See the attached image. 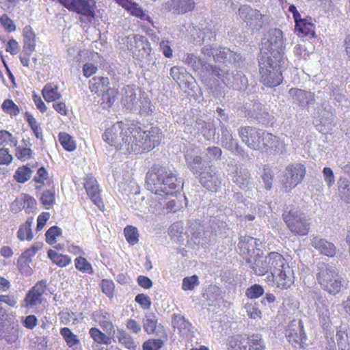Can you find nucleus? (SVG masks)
<instances>
[{
	"label": "nucleus",
	"instance_id": "1",
	"mask_svg": "<svg viewBox=\"0 0 350 350\" xmlns=\"http://www.w3.org/2000/svg\"><path fill=\"white\" fill-rule=\"evenodd\" d=\"M161 138L158 127L144 130L139 124L126 125L122 122L106 129L103 135L105 142L124 154L150 151L160 144Z\"/></svg>",
	"mask_w": 350,
	"mask_h": 350
},
{
	"label": "nucleus",
	"instance_id": "2",
	"mask_svg": "<svg viewBox=\"0 0 350 350\" xmlns=\"http://www.w3.org/2000/svg\"><path fill=\"white\" fill-rule=\"evenodd\" d=\"M147 189L156 195L173 196L182 188L176 171L168 166L154 165L146 176Z\"/></svg>",
	"mask_w": 350,
	"mask_h": 350
},
{
	"label": "nucleus",
	"instance_id": "3",
	"mask_svg": "<svg viewBox=\"0 0 350 350\" xmlns=\"http://www.w3.org/2000/svg\"><path fill=\"white\" fill-rule=\"evenodd\" d=\"M317 280L321 287L331 295L340 291L343 280L335 267L325 262L317 265Z\"/></svg>",
	"mask_w": 350,
	"mask_h": 350
},
{
	"label": "nucleus",
	"instance_id": "4",
	"mask_svg": "<svg viewBox=\"0 0 350 350\" xmlns=\"http://www.w3.org/2000/svg\"><path fill=\"white\" fill-rule=\"evenodd\" d=\"M282 219L293 235L303 237L309 233L311 219L297 208L286 207L282 213Z\"/></svg>",
	"mask_w": 350,
	"mask_h": 350
},
{
	"label": "nucleus",
	"instance_id": "5",
	"mask_svg": "<svg viewBox=\"0 0 350 350\" xmlns=\"http://www.w3.org/2000/svg\"><path fill=\"white\" fill-rule=\"evenodd\" d=\"M280 60L271 57H262L259 59L261 81L267 87H275L282 81Z\"/></svg>",
	"mask_w": 350,
	"mask_h": 350
},
{
	"label": "nucleus",
	"instance_id": "6",
	"mask_svg": "<svg viewBox=\"0 0 350 350\" xmlns=\"http://www.w3.org/2000/svg\"><path fill=\"white\" fill-rule=\"evenodd\" d=\"M283 34L278 29H270L262 41V50L267 57L280 60L283 51Z\"/></svg>",
	"mask_w": 350,
	"mask_h": 350
},
{
	"label": "nucleus",
	"instance_id": "7",
	"mask_svg": "<svg viewBox=\"0 0 350 350\" xmlns=\"http://www.w3.org/2000/svg\"><path fill=\"white\" fill-rule=\"evenodd\" d=\"M237 14L238 18L245 24L248 29L254 32L258 31L262 28L267 20L265 14L248 5H241Z\"/></svg>",
	"mask_w": 350,
	"mask_h": 350
},
{
	"label": "nucleus",
	"instance_id": "8",
	"mask_svg": "<svg viewBox=\"0 0 350 350\" xmlns=\"http://www.w3.org/2000/svg\"><path fill=\"white\" fill-rule=\"evenodd\" d=\"M124 44L137 59H149L152 49L146 37L139 34H131L124 38Z\"/></svg>",
	"mask_w": 350,
	"mask_h": 350
},
{
	"label": "nucleus",
	"instance_id": "9",
	"mask_svg": "<svg viewBox=\"0 0 350 350\" xmlns=\"http://www.w3.org/2000/svg\"><path fill=\"white\" fill-rule=\"evenodd\" d=\"M306 174V167L300 163L288 165L284 174L282 180V189L284 191L290 192L295 187L299 184Z\"/></svg>",
	"mask_w": 350,
	"mask_h": 350
},
{
	"label": "nucleus",
	"instance_id": "10",
	"mask_svg": "<svg viewBox=\"0 0 350 350\" xmlns=\"http://www.w3.org/2000/svg\"><path fill=\"white\" fill-rule=\"evenodd\" d=\"M265 131L258 129L255 127L245 126H241L238 129V134L248 148L254 150L262 149V140L263 139Z\"/></svg>",
	"mask_w": 350,
	"mask_h": 350
},
{
	"label": "nucleus",
	"instance_id": "11",
	"mask_svg": "<svg viewBox=\"0 0 350 350\" xmlns=\"http://www.w3.org/2000/svg\"><path fill=\"white\" fill-rule=\"evenodd\" d=\"M197 178L200 184L208 191L217 192L221 187L223 178L213 165L205 166L204 171Z\"/></svg>",
	"mask_w": 350,
	"mask_h": 350
},
{
	"label": "nucleus",
	"instance_id": "12",
	"mask_svg": "<svg viewBox=\"0 0 350 350\" xmlns=\"http://www.w3.org/2000/svg\"><path fill=\"white\" fill-rule=\"evenodd\" d=\"M285 335L288 341L295 347L303 348L306 345V334L300 320L292 321L286 329Z\"/></svg>",
	"mask_w": 350,
	"mask_h": 350
},
{
	"label": "nucleus",
	"instance_id": "13",
	"mask_svg": "<svg viewBox=\"0 0 350 350\" xmlns=\"http://www.w3.org/2000/svg\"><path fill=\"white\" fill-rule=\"evenodd\" d=\"M231 180L241 189L247 191L254 187L253 178L247 169L236 167L233 172L229 173Z\"/></svg>",
	"mask_w": 350,
	"mask_h": 350
},
{
	"label": "nucleus",
	"instance_id": "14",
	"mask_svg": "<svg viewBox=\"0 0 350 350\" xmlns=\"http://www.w3.org/2000/svg\"><path fill=\"white\" fill-rule=\"evenodd\" d=\"M195 5L194 0H168L163 5V8L173 14L183 15L191 12Z\"/></svg>",
	"mask_w": 350,
	"mask_h": 350
},
{
	"label": "nucleus",
	"instance_id": "15",
	"mask_svg": "<svg viewBox=\"0 0 350 350\" xmlns=\"http://www.w3.org/2000/svg\"><path fill=\"white\" fill-rule=\"evenodd\" d=\"M171 77L182 88H192L194 83V78L182 66H173L170 68Z\"/></svg>",
	"mask_w": 350,
	"mask_h": 350
},
{
	"label": "nucleus",
	"instance_id": "16",
	"mask_svg": "<svg viewBox=\"0 0 350 350\" xmlns=\"http://www.w3.org/2000/svg\"><path fill=\"white\" fill-rule=\"evenodd\" d=\"M172 325L174 329H178L182 337L191 339L193 336L194 327L184 316L180 314H174L172 317Z\"/></svg>",
	"mask_w": 350,
	"mask_h": 350
},
{
	"label": "nucleus",
	"instance_id": "17",
	"mask_svg": "<svg viewBox=\"0 0 350 350\" xmlns=\"http://www.w3.org/2000/svg\"><path fill=\"white\" fill-rule=\"evenodd\" d=\"M288 94L293 99V102L301 108L312 105L315 101L314 94L304 90L291 88Z\"/></svg>",
	"mask_w": 350,
	"mask_h": 350
},
{
	"label": "nucleus",
	"instance_id": "18",
	"mask_svg": "<svg viewBox=\"0 0 350 350\" xmlns=\"http://www.w3.org/2000/svg\"><path fill=\"white\" fill-rule=\"evenodd\" d=\"M84 188L91 200L98 208L103 206V203L100 196L99 186L96 180L93 176H86L85 178Z\"/></svg>",
	"mask_w": 350,
	"mask_h": 350
},
{
	"label": "nucleus",
	"instance_id": "19",
	"mask_svg": "<svg viewBox=\"0 0 350 350\" xmlns=\"http://www.w3.org/2000/svg\"><path fill=\"white\" fill-rule=\"evenodd\" d=\"M122 105L130 111H137L139 108V96L137 97L136 90L131 85H126L124 88V93L121 100Z\"/></svg>",
	"mask_w": 350,
	"mask_h": 350
},
{
	"label": "nucleus",
	"instance_id": "20",
	"mask_svg": "<svg viewBox=\"0 0 350 350\" xmlns=\"http://www.w3.org/2000/svg\"><path fill=\"white\" fill-rule=\"evenodd\" d=\"M46 288V282L45 280H41L36 283L25 297V301L27 305L33 306L41 304V297Z\"/></svg>",
	"mask_w": 350,
	"mask_h": 350
},
{
	"label": "nucleus",
	"instance_id": "21",
	"mask_svg": "<svg viewBox=\"0 0 350 350\" xmlns=\"http://www.w3.org/2000/svg\"><path fill=\"white\" fill-rule=\"evenodd\" d=\"M310 241L312 246L321 254L330 257L335 255L336 247L332 243L315 235L310 237Z\"/></svg>",
	"mask_w": 350,
	"mask_h": 350
},
{
	"label": "nucleus",
	"instance_id": "22",
	"mask_svg": "<svg viewBox=\"0 0 350 350\" xmlns=\"http://www.w3.org/2000/svg\"><path fill=\"white\" fill-rule=\"evenodd\" d=\"M262 148H267L273 150L277 154H282L286 152V146L278 137L269 133H265L262 140Z\"/></svg>",
	"mask_w": 350,
	"mask_h": 350
},
{
	"label": "nucleus",
	"instance_id": "23",
	"mask_svg": "<svg viewBox=\"0 0 350 350\" xmlns=\"http://www.w3.org/2000/svg\"><path fill=\"white\" fill-rule=\"evenodd\" d=\"M185 159L187 167L197 177L204 171L205 166L210 165L208 163L203 162L202 157L198 154H191L187 152Z\"/></svg>",
	"mask_w": 350,
	"mask_h": 350
},
{
	"label": "nucleus",
	"instance_id": "24",
	"mask_svg": "<svg viewBox=\"0 0 350 350\" xmlns=\"http://www.w3.org/2000/svg\"><path fill=\"white\" fill-rule=\"evenodd\" d=\"M294 282L293 271L288 265L284 266V268L280 269L277 273L275 278V284L278 288H288Z\"/></svg>",
	"mask_w": 350,
	"mask_h": 350
},
{
	"label": "nucleus",
	"instance_id": "25",
	"mask_svg": "<svg viewBox=\"0 0 350 350\" xmlns=\"http://www.w3.org/2000/svg\"><path fill=\"white\" fill-rule=\"evenodd\" d=\"M94 320L98 322L107 335H113L115 333L114 325L112 323V315L106 311L100 310L93 314Z\"/></svg>",
	"mask_w": 350,
	"mask_h": 350
},
{
	"label": "nucleus",
	"instance_id": "26",
	"mask_svg": "<svg viewBox=\"0 0 350 350\" xmlns=\"http://www.w3.org/2000/svg\"><path fill=\"white\" fill-rule=\"evenodd\" d=\"M187 232L189 233L195 243L198 245H204L208 241L207 232L204 230L203 226L198 221L190 224Z\"/></svg>",
	"mask_w": 350,
	"mask_h": 350
},
{
	"label": "nucleus",
	"instance_id": "27",
	"mask_svg": "<svg viewBox=\"0 0 350 350\" xmlns=\"http://www.w3.org/2000/svg\"><path fill=\"white\" fill-rule=\"evenodd\" d=\"M224 83L234 90H241L247 88V79L241 72L237 71L235 74L230 73V76H226Z\"/></svg>",
	"mask_w": 350,
	"mask_h": 350
},
{
	"label": "nucleus",
	"instance_id": "28",
	"mask_svg": "<svg viewBox=\"0 0 350 350\" xmlns=\"http://www.w3.org/2000/svg\"><path fill=\"white\" fill-rule=\"evenodd\" d=\"M240 55L226 47H218L215 49V61L223 63H233L239 61Z\"/></svg>",
	"mask_w": 350,
	"mask_h": 350
},
{
	"label": "nucleus",
	"instance_id": "29",
	"mask_svg": "<svg viewBox=\"0 0 350 350\" xmlns=\"http://www.w3.org/2000/svg\"><path fill=\"white\" fill-rule=\"evenodd\" d=\"M317 116L321 124L330 126L334 122L333 108L329 104L323 103L317 109Z\"/></svg>",
	"mask_w": 350,
	"mask_h": 350
},
{
	"label": "nucleus",
	"instance_id": "30",
	"mask_svg": "<svg viewBox=\"0 0 350 350\" xmlns=\"http://www.w3.org/2000/svg\"><path fill=\"white\" fill-rule=\"evenodd\" d=\"M195 129L207 140H213L215 139L216 129L212 122H206L203 120L198 119L195 124Z\"/></svg>",
	"mask_w": 350,
	"mask_h": 350
},
{
	"label": "nucleus",
	"instance_id": "31",
	"mask_svg": "<svg viewBox=\"0 0 350 350\" xmlns=\"http://www.w3.org/2000/svg\"><path fill=\"white\" fill-rule=\"evenodd\" d=\"M221 143L222 146L232 152H237L239 149L238 142L233 138L232 133L223 124H221Z\"/></svg>",
	"mask_w": 350,
	"mask_h": 350
},
{
	"label": "nucleus",
	"instance_id": "32",
	"mask_svg": "<svg viewBox=\"0 0 350 350\" xmlns=\"http://www.w3.org/2000/svg\"><path fill=\"white\" fill-rule=\"evenodd\" d=\"M183 62L191 66L193 70H208L210 64L202 60L200 57L193 53H187L185 55Z\"/></svg>",
	"mask_w": 350,
	"mask_h": 350
},
{
	"label": "nucleus",
	"instance_id": "33",
	"mask_svg": "<svg viewBox=\"0 0 350 350\" xmlns=\"http://www.w3.org/2000/svg\"><path fill=\"white\" fill-rule=\"evenodd\" d=\"M270 272L278 273L280 269L287 265L286 260L282 255L278 252H270L269 254Z\"/></svg>",
	"mask_w": 350,
	"mask_h": 350
},
{
	"label": "nucleus",
	"instance_id": "34",
	"mask_svg": "<svg viewBox=\"0 0 350 350\" xmlns=\"http://www.w3.org/2000/svg\"><path fill=\"white\" fill-rule=\"evenodd\" d=\"M217 30L215 25L208 24L199 29L198 37L201 38L202 42L210 43L215 40Z\"/></svg>",
	"mask_w": 350,
	"mask_h": 350
},
{
	"label": "nucleus",
	"instance_id": "35",
	"mask_svg": "<svg viewBox=\"0 0 350 350\" xmlns=\"http://www.w3.org/2000/svg\"><path fill=\"white\" fill-rule=\"evenodd\" d=\"M23 53L30 56L35 50V34L29 29H26L23 33Z\"/></svg>",
	"mask_w": 350,
	"mask_h": 350
},
{
	"label": "nucleus",
	"instance_id": "36",
	"mask_svg": "<svg viewBox=\"0 0 350 350\" xmlns=\"http://www.w3.org/2000/svg\"><path fill=\"white\" fill-rule=\"evenodd\" d=\"M269 262V254L265 257L258 258L252 266L253 271L257 275H264L270 271Z\"/></svg>",
	"mask_w": 350,
	"mask_h": 350
},
{
	"label": "nucleus",
	"instance_id": "37",
	"mask_svg": "<svg viewBox=\"0 0 350 350\" xmlns=\"http://www.w3.org/2000/svg\"><path fill=\"white\" fill-rule=\"evenodd\" d=\"M60 334L69 347L72 348L73 350H81V347L77 349V346H80V340L77 336L74 334L69 328H62Z\"/></svg>",
	"mask_w": 350,
	"mask_h": 350
},
{
	"label": "nucleus",
	"instance_id": "38",
	"mask_svg": "<svg viewBox=\"0 0 350 350\" xmlns=\"http://www.w3.org/2000/svg\"><path fill=\"white\" fill-rule=\"evenodd\" d=\"M255 239L250 236H243L239 238L238 249L242 255L250 254L254 250Z\"/></svg>",
	"mask_w": 350,
	"mask_h": 350
},
{
	"label": "nucleus",
	"instance_id": "39",
	"mask_svg": "<svg viewBox=\"0 0 350 350\" xmlns=\"http://www.w3.org/2000/svg\"><path fill=\"white\" fill-rule=\"evenodd\" d=\"M228 346V350H248L247 338L241 335L231 337Z\"/></svg>",
	"mask_w": 350,
	"mask_h": 350
},
{
	"label": "nucleus",
	"instance_id": "40",
	"mask_svg": "<svg viewBox=\"0 0 350 350\" xmlns=\"http://www.w3.org/2000/svg\"><path fill=\"white\" fill-rule=\"evenodd\" d=\"M246 338L248 350H266V345L261 335L252 334Z\"/></svg>",
	"mask_w": 350,
	"mask_h": 350
},
{
	"label": "nucleus",
	"instance_id": "41",
	"mask_svg": "<svg viewBox=\"0 0 350 350\" xmlns=\"http://www.w3.org/2000/svg\"><path fill=\"white\" fill-rule=\"evenodd\" d=\"M89 334L93 340L98 344L110 345L111 343V335L102 332L96 327H92Z\"/></svg>",
	"mask_w": 350,
	"mask_h": 350
},
{
	"label": "nucleus",
	"instance_id": "42",
	"mask_svg": "<svg viewBox=\"0 0 350 350\" xmlns=\"http://www.w3.org/2000/svg\"><path fill=\"white\" fill-rule=\"evenodd\" d=\"M33 224V219H28L25 224H22L17 232V237L21 241L25 239L31 241L33 239V233L31 231V225Z\"/></svg>",
	"mask_w": 350,
	"mask_h": 350
},
{
	"label": "nucleus",
	"instance_id": "43",
	"mask_svg": "<svg viewBox=\"0 0 350 350\" xmlns=\"http://www.w3.org/2000/svg\"><path fill=\"white\" fill-rule=\"evenodd\" d=\"M42 96L46 102L55 101L61 97V94L58 92L57 86H53L51 84H46L42 91Z\"/></svg>",
	"mask_w": 350,
	"mask_h": 350
},
{
	"label": "nucleus",
	"instance_id": "44",
	"mask_svg": "<svg viewBox=\"0 0 350 350\" xmlns=\"http://www.w3.org/2000/svg\"><path fill=\"white\" fill-rule=\"evenodd\" d=\"M48 256L54 263L61 267H66L71 262L70 258L68 256L59 254L52 250L48 251Z\"/></svg>",
	"mask_w": 350,
	"mask_h": 350
},
{
	"label": "nucleus",
	"instance_id": "45",
	"mask_svg": "<svg viewBox=\"0 0 350 350\" xmlns=\"http://www.w3.org/2000/svg\"><path fill=\"white\" fill-rule=\"evenodd\" d=\"M4 338L9 344L14 343L18 338V325L12 323L3 330Z\"/></svg>",
	"mask_w": 350,
	"mask_h": 350
},
{
	"label": "nucleus",
	"instance_id": "46",
	"mask_svg": "<svg viewBox=\"0 0 350 350\" xmlns=\"http://www.w3.org/2000/svg\"><path fill=\"white\" fill-rule=\"evenodd\" d=\"M338 184L341 199L349 202L350 201V182L346 178H340Z\"/></svg>",
	"mask_w": 350,
	"mask_h": 350
},
{
	"label": "nucleus",
	"instance_id": "47",
	"mask_svg": "<svg viewBox=\"0 0 350 350\" xmlns=\"http://www.w3.org/2000/svg\"><path fill=\"white\" fill-rule=\"evenodd\" d=\"M32 174V170L27 166H22L17 169L14 178L20 183H24L30 179Z\"/></svg>",
	"mask_w": 350,
	"mask_h": 350
},
{
	"label": "nucleus",
	"instance_id": "48",
	"mask_svg": "<svg viewBox=\"0 0 350 350\" xmlns=\"http://www.w3.org/2000/svg\"><path fill=\"white\" fill-rule=\"evenodd\" d=\"M59 141L62 147L67 151L71 152L76 148L75 140L68 133H60L59 134Z\"/></svg>",
	"mask_w": 350,
	"mask_h": 350
},
{
	"label": "nucleus",
	"instance_id": "49",
	"mask_svg": "<svg viewBox=\"0 0 350 350\" xmlns=\"http://www.w3.org/2000/svg\"><path fill=\"white\" fill-rule=\"evenodd\" d=\"M118 339L121 345L129 349L135 350L137 347L136 342L133 340L131 336L124 330L120 331Z\"/></svg>",
	"mask_w": 350,
	"mask_h": 350
},
{
	"label": "nucleus",
	"instance_id": "50",
	"mask_svg": "<svg viewBox=\"0 0 350 350\" xmlns=\"http://www.w3.org/2000/svg\"><path fill=\"white\" fill-rule=\"evenodd\" d=\"M139 108L136 112L148 113L152 111V105L150 99L144 92H140L139 94Z\"/></svg>",
	"mask_w": 350,
	"mask_h": 350
},
{
	"label": "nucleus",
	"instance_id": "51",
	"mask_svg": "<svg viewBox=\"0 0 350 350\" xmlns=\"http://www.w3.org/2000/svg\"><path fill=\"white\" fill-rule=\"evenodd\" d=\"M157 323V318L153 314L146 315L143 320L144 329L148 334L154 332Z\"/></svg>",
	"mask_w": 350,
	"mask_h": 350
},
{
	"label": "nucleus",
	"instance_id": "52",
	"mask_svg": "<svg viewBox=\"0 0 350 350\" xmlns=\"http://www.w3.org/2000/svg\"><path fill=\"white\" fill-rule=\"evenodd\" d=\"M124 232L126 240L129 242V243L133 245L138 242L139 234L136 228L131 226H128L124 228Z\"/></svg>",
	"mask_w": 350,
	"mask_h": 350
},
{
	"label": "nucleus",
	"instance_id": "53",
	"mask_svg": "<svg viewBox=\"0 0 350 350\" xmlns=\"http://www.w3.org/2000/svg\"><path fill=\"white\" fill-rule=\"evenodd\" d=\"M1 109L5 113L12 116H17L20 113L18 107L10 99H6L3 102Z\"/></svg>",
	"mask_w": 350,
	"mask_h": 350
},
{
	"label": "nucleus",
	"instance_id": "54",
	"mask_svg": "<svg viewBox=\"0 0 350 350\" xmlns=\"http://www.w3.org/2000/svg\"><path fill=\"white\" fill-rule=\"evenodd\" d=\"M31 262V258H27L24 255L21 254L19 257L17 265L19 271L24 274L29 275L31 272V269L29 266L30 262Z\"/></svg>",
	"mask_w": 350,
	"mask_h": 350
},
{
	"label": "nucleus",
	"instance_id": "55",
	"mask_svg": "<svg viewBox=\"0 0 350 350\" xmlns=\"http://www.w3.org/2000/svg\"><path fill=\"white\" fill-rule=\"evenodd\" d=\"M25 119H26L27 122H28L29 125L30 126L31 129H32L36 137L38 139L42 138V132L40 131L38 124L37 123V122H36V119L33 118V116L28 112L25 113Z\"/></svg>",
	"mask_w": 350,
	"mask_h": 350
},
{
	"label": "nucleus",
	"instance_id": "56",
	"mask_svg": "<svg viewBox=\"0 0 350 350\" xmlns=\"http://www.w3.org/2000/svg\"><path fill=\"white\" fill-rule=\"evenodd\" d=\"M264 294L263 288L259 284H254L245 291V295L250 299H257Z\"/></svg>",
	"mask_w": 350,
	"mask_h": 350
},
{
	"label": "nucleus",
	"instance_id": "57",
	"mask_svg": "<svg viewBox=\"0 0 350 350\" xmlns=\"http://www.w3.org/2000/svg\"><path fill=\"white\" fill-rule=\"evenodd\" d=\"M222 151L221 148L217 146L208 147L206 150V157L209 160V162L213 161H218L221 159Z\"/></svg>",
	"mask_w": 350,
	"mask_h": 350
},
{
	"label": "nucleus",
	"instance_id": "58",
	"mask_svg": "<svg viewBox=\"0 0 350 350\" xmlns=\"http://www.w3.org/2000/svg\"><path fill=\"white\" fill-rule=\"evenodd\" d=\"M312 25V23L307 19H303L302 21L299 22L297 26H295V30L298 33H301L302 36H307L311 31Z\"/></svg>",
	"mask_w": 350,
	"mask_h": 350
},
{
	"label": "nucleus",
	"instance_id": "59",
	"mask_svg": "<svg viewBox=\"0 0 350 350\" xmlns=\"http://www.w3.org/2000/svg\"><path fill=\"white\" fill-rule=\"evenodd\" d=\"M55 192L53 188L44 191L41 197L40 200L42 204L45 206H51L55 202Z\"/></svg>",
	"mask_w": 350,
	"mask_h": 350
},
{
	"label": "nucleus",
	"instance_id": "60",
	"mask_svg": "<svg viewBox=\"0 0 350 350\" xmlns=\"http://www.w3.org/2000/svg\"><path fill=\"white\" fill-rule=\"evenodd\" d=\"M129 12H130L132 15L139 17L142 20L152 23L150 17L144 12L137 3L133 2Z\"/></svg>",
	"mask_w": 350,
	"mask_h": 350
},
{
	"label": "nucleus",
	"instance_id": "61",
	"mask_svg": "<svg viewBox=\"0 0 350 350\" xmlns=\"http://www.w3.org/2000/svg\"><path fill=\"white\" fill-rule=\"evenodd\" d=\"M164 342L161 339H149L143 344V350H160Z\"/></svg>",
	"mask_w": 350,
	"mask_h": 350
},
{
	"label": "nucleus",
	"instance_id": "62",
	"mask_svg": "<svg viewBox=\"0 0 350 350\" xmlns=\"http://www.w3.org/2000/svg\"><path fill=\"white\" fill-rule=\"evenodd\" d=\"M244 309L250 318L255 319L258 317H260L261 311L258 309L255 303H246L244 306Z\"/></svg>",
	"mask_w": 350,
	"mask_h": 350
},
{
	"label": "nucleus",
	"instance_id": "63",
	"mask_svg": "<svg viewBox=\"0 0 350 350\" xmlns=\"http://www.w3.org/2000/svg\"><path fill=\"white\" fill-rule=\"evenodd\" d=\"M12 144L16 146L17 141L14 139L12 135L5 130L0 131V146L3 145Z\"/></svg>",
	"mask_w": 350,
	"mask_h": 350
},
{
	"label": "nucleus",
	"instance_id": "64",
	"mask_svg": "<svg viewBox=\"0 0 350 350\" xmlns=\"http://www.w3.org/2000/svg\"><path fill=\"white\" fill-rule=\"evenodd\" d=\"M62 232V230L57 226L51 227L46 232V241L49 244H53L55 241L57 236L59 235Z\"/></svg>",
	"mask_w": 350,
	"mask_h": 350
}]
</instances>
